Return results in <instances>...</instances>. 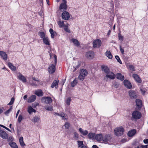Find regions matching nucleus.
Listing matches in <instances>:
<instances>
[{
    "label": "nucleus",
    "instance_id": "nucleus-1",
    "mask_svg": "<svg viewBox=\"0 0 148 148\" xmlns=\"http://www.w3.org/2000/svg\"><path fill=\"white\" fill-rule=\"evenodd\" d=\"M131 120L132 121L135 120H137L140 119L142 117L141 114L140 112L137 110H134L132 113Z\"/></svg>",
    "mask_w": 148,
    "mask_h": 148
},
{
    "label": "nucleus",
    "instance_id": "nucleus-2",
    "mask_svg": "<svg viewBox=\"0 0 148 148\" xmlns=\"http://www.w3.org/2000/svg\"><path fill=\"white\" fill-rule=\"evenodd\" d=\"M114 131L116 136H121L123 134L124 130L123 127L120 126L115 129Z\"/></svg>",
    "mask_w": 148,
    "mask_h": 148
},
{
    "label": "nucleus",
    "instance_id": "nucleus-3",
    "mask_svg": "<svg viewBox=\"0 0 148 148\" xmlns=\"http://www.w3.org/2000/svg\"><path fill=\"white\" fill-rule=\"evenodd\" d=\"M102 42L101 40L97 39L93 42V47L94 48H99L101 45Z\"/></svg>",
    "mask_w": 148,
    "mask_h": 148
},
{
    "label": "nucleus",
    "instance_id": "nucleus-4",
    "mask_svg": "<svg viewBox=\"0 0 148 148\" xmlns=\"http://www.w3.org/2000/svg\"><path fill=\"white\" fill-rule=\"evenodd\" d=\"M52 100L51 98L49 97H43L41 99L42 102L47 104L51 103L52 102Z\"/></svg>",
    "mask_w": 148,
    "mask_h": 148
},
{
    "label": "nucleus",
    "instance_id": "nucleus-5",
    "mask_svg": "<svg viewBox=\"0 0 148 148\" xmlns=\"http://www.w3.org/2000/svg\"><path fill=\"white\" fill-rule=\"evenodd\" d=\"M129 95L131 99H135L137 96L136 92L134 90H130L129 91Z\"/></svg>",
    "mask_w": 148,
    "mask_h": 148
},
{
    "label": "nucleus",
    "instance_id": "nucleus-6",
    "mask_svg": "<svg viewBox=\"0 0 148 148\" xmlns=\"http://www.w3.org/2000/svg\"><path fill=\"white\" fill-rule=\"evenodd\" d=\"M62 19L66 20H68L70 18L69 13L66 11H64L62 14Z\"/></svg>",
    "mask_w": 148,
    "mask_h": 148
},
{
    "label": "nucleus",
    "instance_id": "nucleus-7",
    "mask_svg": "<svg viewBox=\"0 0 148 148\" xmlns=\"http://www.w3.org/2000/svg\"><path fill=\"white\" fill-rule=\"evenodd\" d=\"M112 138L111 135L110 134H106L103 137V142L106 143L108 141H110Z\"/></svg>",
    "mask_w": 148,
    "mask_h": 148
},
{
    "label": "nucleus",
    "instance_id": "nucleus-8",
    "mask_svg": "<svg viewBox=\"0 0 148 148\" xmlns=\"http://www.w3.org/2000/svg\"><path fill=\"white\" fill-rule=\"evenodd\" d=\"M56 65L52 64L48 67V72L50 74H53L56 71Z\"/></svg>",
    "mask_w": 148,
    "mask_h": 148
},
{
    "label": "nucleus",
    "instance_id": "nucleus-9",
    "mask_svg": "<svg viewBox=\"0 0 148 148\" xmlns=\"http://www.w3.org/2000/svg\"><path fill=\"white\" fill-rule=\"evenodd\" d=\"M86 56L88 59H92L94 56V53L92 51H88L86 53Z\"/></svg>",
    "mask_w": 148,
    "mask_h": 148
},
{
    "label": "nucleus",
    "instance_id": "nucleus-10",
    "mask_svg": "<svg viewBox=\"0 0 148 148\" xmlns=\"http://www.w3.org/2000/svg\"><path fill=\"white\" fill-rule=\"evenodd\" d=\"M123 84L127 88L129 89L132 88V86L131 82L128 80L125 79L124 80Z\"/></svg>",
    "mask_w": 148,
    "mask_h": 148
},
{
    "label": "nucleus",
    "instance_id": "nucleus-11",
    "mask_svg": "<svg viewBox=\"0 0 148 148\" xmlns=\"http://www.w3.org/2000/svg\"><path fill=\"white\" fill-rule=\"evenodd\" d=\"M8 134L4 131L1 130H0V136L3 139H6L8 137Z\"/></svg>",
    "mask_w": 148,
    "mask_h": 148
},
{
    "label": "nucleus",
    "instance_id": "nucleus-12",
    "mask_svg": "<svg viewBox=\"0 0 148 148\" xmlns=\"http://www.w3.org/2000/svg\"><path fill=\"white\" fill-rule=\"evenodd\" d=\"M18 74L19 75L17 76V79L23 82H26L27 80L26 78L20 73H19Z\"/></svg>",
    "mask_w": 148,
    "mask_h": 148
},
{
    "label": "nucleus",
    "instance_id": "nucleus-13",
    "mask_svg": "<svg viewBox=\"0 0 148 148\" xmlns=\"http://www.w3.org/2000/svg\"><path fill=\"white\" fill-rule=\"evenodd\" d=\"M132 77L138 83H141V80L138 74L134 73L132 75Z\"/></svg>",
    "mask_w": 148,
    "mask_h": 148
},
{
    "label": "nucleus",
    "instance_id": "nucleus-14",
    "mask_svg": "<svg viewBox=\"0 0 148 148\" xmlns=\"http://www.w3.org/2000/svg\"><path fill=\"white\" fill-rule=\"evenodd\" d=\"M95 138L98 141H103V136L101 134H97L95 135Z\"/></svg>",
    "mask_w": 148,
    "mask_h": 148
},
{
    "label": "nucleus",
    "instance_id": "nucleus-15",
    "mask_svg": "<svg viewBox=\"0 0 148 148\" xmlns=\"http://www.w3.org/2000/svg\"><path fill=\"white\" fill-rule=\"evenodd\" d=\"M101 68L102 70L104 71L107 74H108L110 73V69L107 66L103 65L101 66Z\"/></svg>",
    "mask_w": 148,
    "mask_h": 148
},
{
    "label": "nucleus",
    "instance_id": "nucleus-16",
    "mask_svg": "<svg viewBox=\"0 0 148 148\" xmlns=\"http://www.w3.org/2000/svg\"><path fill=\"white\" fill-rule=\"evenodd\" d=\"M0 56L5 60H6L8 59L7 55L6 53L3 51H0Z\"/></svg>",
    "mask_w": 148,
    "mask_h": 148
},
{
    "label": "nucleus",
    "instance_id": "nucleus-17",
    "mask_svg": "<svg viewBox=\"0 0 148 148\" xmlns=\"http://www.w3.org/2000/svg\"><path fill=\"white\" fill-rule=\"evenodd\" d=\"M34 94L38 97H41L44 94L43 92L41 89H38L36 90Z\"/></svg>",
    "mask_w": 148,
    "mask_h": 148
},
{
    "label": "nucleus",
    "instance_id": "nucleus-18",
    "mask_svg": "<svg viewBox=\"0 0 148 148\" xmlns=\"http://www.w3.org/2000/svg\"><path fill=\"white\" fill-rule=\"evenodd\" d=\"M36 99V95H31L28 98L27 102L28 103H32Z\"/></svg>",
    "mask_w": 148,
    "mask_h": 148
},
{
    "label": "nucleus",
    "instance_id": "nucleus-19",
    "mask_svg": "<svg viewBox=\"0 0 148 148\" xmlns=\"http://www.w3.org/2000/svg\"><path fill=\"white\" fill-rule=\"evenodd\" d=\"M136 133V130L133 129L130 131H129L127 133V135L128 136L131 137L133 136Z\"/></svg>",
    "mask_w": 148,
    "mask_h": 148
},
{
    "label": "nucleus",
    "instance_id": "nucleus-20",
    "mask_svg": "<svg viewBox=\"0 0 148 148\" xmlns=\"http://www.w3.org/2000/svg\"><path fill=\"white\" fill-rule=\"evenodd\" d=\"M136 106L139 108H140L142 107V101L139 99H136Z\"/></svg>",
    "mask_w": 148,
    "mask_h": 148
},
{
    "label": "nucleus",
    "instance_id": "nucleus-21",
    "mask_svg": "<svg viewBox=\"0 0 148 148\" xmlns=\"http://www.w3.org/2000/svg\"><path fill=\"white\" fill-rule=\"evenodd\" d=\"M49 32L51 34V37L53 39L54 38L55 36L57 35V34L56 32L53 30L52 28H50L49 29Z\"/></svg>",
    "mask_w": 148,
    "mask_h": 148
},
{
    "label": "nucleus",
    "instance_id": "nucleus-22",
    "mask_svg": "<svg viewBox=\"0 0 148 148\" xmlns=\"http://www.w3.org/2000/svg\"><path fill=\"white\" fill-rule=\"evenodd\" d=\"M67 8V5L64 3H61L59 7V9L61 11H62V10H66Z\"/></svg>",
    "mask_w": 148,
    "mask_h": 148
},
{
    "label": "nucleus",
    "instance_id": "nucleus-23",
    "mask_svg": "<svg viewBox=\"0 0 148 148\" xmlns=\"http://www.w3.org/2000/svg\"><path fill=\"white\" fill-rule=\"evenodd\" d=\"M9 67L12 71H15L16 70V67L11 62H9L8 63Z\"/></svg>",
    "mask_w": 148,
    "mask_h": 148
},
{
    "label": "nucleus",
    "instance_id": "nucleus-24",
    "mask_svg": "<svg viewBox=\"0 0 148 148\" xmlns=\"http://www.w3.org/2000/svg\"><path fill=\"white\" fill-rule=\"evenodd\" d=\"M44 43L47 45H50V41L49 40L48 38L47 37H46L42 39Z\"/></svg>",
    "mask_w": 148,
    "mask_h": 148
},
{
    "label": "nucleus",
    "instance_id": "nucleus-25",
    "mask_svg": "<svg viewBox=\"0 0 148 148\" xmlns=\"http://www.w3.org/2000/svg\"><path fill=\"white\" fill-rule=\"evenodd\" d=\"M109 74H107L106 76L110 79H113L115 78V75L112 72H110Z\"/></svg>",
    "mask_w": 148,
    "mask_h": 148
},
{
    "label": "nucleus",
    "instance_id": "nucleus-26",
    "mask_svg": "<svg viewBox=\"0 0 148 148\" xmlns=\"http://www.w3.org/2000/svg\"><path fill=\"white\" fill-rule=\"evenodd\" d=\"M79 132L84 136L86 135L88 133V131L87 130H84L82 128L79 129Z\"/></svg>",
    "mask_w": 148,
    "mask_h": 148
},
{
    "label": "nucleus",
    "instance_id": "nucleus-27",
    "mask_svg": "<svg viewBox=\"0 0 148 148\" xmlns=\"http://www.w3.org/2000/svg\"><path fill=\"white\" fill-rule=\"evenodd\" d=\"M116 78L117 79H120L122 81L124 79V77L123 75H122L121 73H117L116 74Z\"/></svg>",
    "mask_w": 148,
    "mask_h": 148
},
{
    "label": "nucleus",
    "instance_id": "nucleus-28",
    "mask_svg": "<svg viewBox=\"0 0 148 148\" xmlns=\"http://www.w3.org/2000/svg\"><path fill=\"white\" fill-rule=\"evenodd\" d=\"M73 43L75 45V46L77 47H79L80 45V43L79 42L77 39L72 38L71 40Z\"/></svg>",
    "mask_w": 148,
    "mask_h": 148
},
{
    "label": "nucleus",
    "instance_id": "nucleus-29",
    "mask_svg": "<svg viewBox=\"0 0 148 148\" xmlns=\"http://www.w3.org/2000/svg\"><path fill=\"white\" fill-rule=\"evenodd\" d=\"M80 74L85 77L87 75L88 72L86 69H82L81 70Z\"/></svg>",
    "mask_w": 148,
    "mask_h": 148
},
{
    "label": "nucleus",
    "instance_id": "nucleus-30",
    "mask_svg": "<svg viewBox=\"0 0 148 148\" xmlns=\"http://www.w3.org/2000/svg\"><path fill=\"white\" fill-rule=\"evenodd\" d=\"M105 55L110 59H112V56L109 51H107L105 53Z\"/></svg>",
    "mask_w": 148,
    "mask_h": 148
},
{
    "label": "nucleus",
    "instance_id": "nucleus-31",
    "mask_svg": "<svg viewBox=\"0 0 148 148\" xmlns=\"http://www.w3.org/2000/svg\"><path fill=\"white\" fill-rule=\"evenodd\" d=\"M95 134L94 133L90 132L88 134V137L89 139H91L92 138H94L95 136Z\"/></svg>",
    "mask_w": 148,
    "mask_h": 148
},
{
    "label": "nucleus",
    "instance_id": "nucleus-32",
    "mask_svg": "<svg viewBox=\"0 0 148 148\" xmlns=\"http://www.w3.org/2000/svg\"><path fill=\"white\" fill-rule=\"evenodd\" d=\"M28 112L29 114H31L32 112H35L36 110L33 109L31 106H29L27 109Z\"/></svg>",
    "mask_w": 148,
    "mask_h": 148
},
{
    "label": "nucleus",
    "instance_id": "nucleus-33",
    "mask_svg": "<svg viewBox=\"0 0 148 148\" xmlns=\"http://www.w3.org/2000/svg\"><path fill=\"white\" fill-rule=\"evenodd\" d=\"M9 145L12 148H18V146L15 142H10L9 143Z\"/></svg>",
    "mask_w": 148,
    "mask_h": 148
},
{
    "label": "nucleus",
    "instance_id": "nucleus-34",
    "mask_svg": "<svg viewBox=\"0 0 148 148\" xmlns=\"http://www.w3.org/2000/svg\"><path fill=\"white\" fill-rule=\"evenodd\" d=\"M40 118L37 116H35L33 117L32 119V121L34 123L38 122L40 120Z\"/></svg>",
    "mask_w": 148,
    "mask_h": 148
},
{
    "label": "nucleus",
    "instance_id": "nucleus-35",
    "mask_svg": "<svg viewBox=\"0 0 148 148\" xmlns=\"http://www.w3.org/2000/svg\"><path fill=\"white\" fill-rule=\"evenodd\" d=\"M78 82L77 79L76 78H75L73 81L72 82L71 84V85L72 87H74L77 84Z\"/></svg>",
    "mask_w": 148,
    "mask_h": 148
},
{
    "label": "nucleus",
    "instance_id": "nucleus-36",
    "mask_svg": "<svg viewBox=\"0 0 148 148\" xmlns=\"http://www.w3.org/2000/svg\"><path fill=\"white\" fill-rule=\"evenodd\" d=\"M59 81L57 80H54L52 84L51 85V87L52 88H53L55 86L56 87V86L58 84Z\"/></svg>",
    "mask_w": 148,
    "mask_h": 148
},
{
    "label": "nucleus",
    "instance_id": "nucleus-37",
    "mask_svg": "<svg viewBox=\"0 0 148 148\" xmlns=\"http://www.w3.org/2000/svg\"><path fill=\"white\" fill-rule=\"evenodd\" d=\"M58 23L60 28H62L63 27H64L65 26L64 22L63 21H59L58 22Z\"/></svg>",
    "mask_w": 148,
    "mask_h": 148
},
{
    "label": "nucleus",
    "instance_id": "nucleus-38",
    "mask_svg": "<svg viewBox=\"0 0 148 148\" xmlns=\"http://www.w3.org/2000/svg\"><path fill=\"white\" fill-rule=\"evenodd\" d=\"M19 141L21 146L23 147L25 145V144L23 142V138L22 137H21L19 139Z\"/></svg>",
    "mask_w": 148,
    "mask_h": 148
},
{
    "label": "nucleus",
    "instance_id": "nucleus-39",
    "mask_svg": "<svg viewBox=\"0 0 148 148\" xmlns=\"http://www.w3.org/2000/svg\"><path fill=\"white\" fill-rule=\"evenodd\" d=\"M74 136L73 138L75 140H78L79 137V135L78 133L76 132H74L73 133Z\"/></svg>",
    "mask_w": 148,
    "mask_h": 148
},
{
    "label": "nucleus",
    "instance_id": "nucleus-40",
    "mask_svg": "<svg viewBox=\"0 0 148 148\" xmlns=\"http://www.w3.org/2000/svg\"><path fill=\"white\" fill-rule=\"evenodd\" d=\"M71 101V97H69L66 99L65 103L66 105L69 106L70 105V102Z\"/></svg>",
    "mask_w": 148,
    "mask_h": 148
},
{
    "label": "nucleus",
    "instance_id": "nucleus-41",
    "mask_svg": "<svg viewBox=\"0 0 148 148\" xmlns=\"http://www.w3.org/2000/svg\"><path fill=\"white\" fill-rule=\"evenodd\" d=\"M39 35L40 37L42 38L43 39L45 37V33L43 32H39Z\"/></svg>",
    "mask_w": 148,
    "mask_h": 148
},
{
    "label": "nucleus",
    "instance_id": "nucleus-42",
    "mask_svg": "<svg viewBox=\"0 0 148 148\" xmlns=\"http://www.w3.org/2000/svg\"><path fill=\"white\" fill-rule=\"evenodd\" d=\"M45 109L48 111H52L53 110V107L51 106H47L45 107Z\"/></svg>",
    "mask_w": 148,
    "mask_h": 148
},
{
    "label": "nucleus",
    "instance_id": "nucleus-43",
    "mask_svg": "<svg viewBox=\"0 0 148 148\" xmlns=\"http://www.w3.org/2000/svg\"><path fill=\"white\" fill-rule=\"evenodd\" d=\"M12 109V106H11L7 110H6L4 114L6 115H8V114L11 111Z\"/></svg>",
    "mask_w": 148,
    "mask_h": 148
},
{
    "label": "nucleus",
    "instance_id": "nucleus-44",
    "mask_svg": "<svg viewBox=\"0 0 148 148\" xmlns=\"http://www.w3.org/2000/svg\"><path fill=\"white\" fill-rule=\"evenodd\" d=\"M81 66V63L78 62L77 64L75 66V67L73 66V68L74 69V70H73V72H74L76 70L79 68Z\"/></svg>",
    "mask_w": 148,
    "mask_h": 148
},
{
    "label": "nucleus",
    "instance_id": "nucleus-45",
    "mask_svg": "<svg viewBox=\"0 0 148 148\" xmlns=\"http://www.w3.org/2000/svg\"><path fill=\"white\" fill-rule=\"evenodd\" d=\"M85 77L84 76L80 74L79 75L78 78L80 80L83 81Z\"/></svg>",
    "mask_w": 148,
    "mask_h": 148
},
{
    "label": "nucleus",
    "instance_id": "nucleus-46",
    "mask_svg": "<svg viewBox=\"0 0 148 148\" xmlns=\"http://www.w3.org/2000/svg\"><path fill=\"white\" fill-rule=\"evenodd\" d=\"M118 38L119 40H120L121 42L123 41V36H121L120 33H119L118 34Z\"/></svg>",
    "mask_w": 148,
    "mask_h": 148
},
{
    "label": "nucleus",
    "instance_id": "nucleus-47",
    "mask_svg": "<svg viewBox=\"0 0 148 148\" xmlns=\"http://www.w3.org/2000/svg\"><path fill=\"white\" fill-rule=\"evenodd\" d=\"M68 26L66 25H65L64 26V30L66 31V32H68V33H70L71 31L70 30L68 29Z\"/></svg>",
    "mask_w": 148,
    "mask_h": 148
},
{
    "label": "nucleus",
    "instance_id": "nucleus-48",
    "mask_svg": "<svg viewBox=\"0 0 148 148\" xmlns=\"http://www.w3.org/2000/svg\"><path fill=\"white\" fill-rule=\"evenodd\" d=\"M14 98L12 97L10 101L8 104V105H12L14 102Z\"/></svg>",
    "mask_w": 148,
    "mask_h": 148
},
{
    "label": "nucleus",
    "instance_id": "nucleus-49",
    "mask_svg": "<svg viewBox=\"0 0 148 148\" xmlns=\"http://www.w3.org/2000/svg\"><path fill=\"white\" fill-rule=\"evenodd\" d=\"M115 58L116 59L118 62H119L120 64H122V62L120 60L119 57L118 56H115Z\"/></svg>",
    "mask_w": 148,
    "mask_h": 148
},
{
    "label": "nucleus",
    "instance_id": "nucleus-50",
    "mask_svg": "<svg viewBox=\"0 0 148 148\" xmlns=\"http://www.w3.org/2000/svg\"><path fill=\"white\" fill-rule=\"evenodd\" d=\"M23 117L22 116L21 114L19 115L18 119V123H20L23 120Z\"/></svg>",
    "mask_w": 148,
    "mask_h": 148
},
{
    "label": "nucleus",
    "instance_id": "nucleus-51",
    "mask_svg": "<svg viewBox=\"0 0 148 148\" xmlns=\"http://www.w3.org/2000/svg\"><path fill=\"white\" fill-rule=\"evenodd\" d=\"M64 126L66 128L68 129L69 128L70 126V123L68 122H66L64 124Z\"/></svg>",
    "mask_w": 148,
    "mask_h": 148
},
{
    "label": "nucleus",
    "instance_id": "nucleus-52",
    "mask_svg": "<svg viewBox=\"0 0 148 148\" xmlns=\"http://www.w3.org/2000/svg\"><path fill=\"white\" fill-rule=\"evenodd\" d=\"M77 143H78L79 147H81L82 146L84 145L82 141H78Z\"/></svg>",
    "mask_w": 148,
    "mask_h": 148
},
{
    "label": "nucleus",
    "instance_id": "nucleus-53",
    "mask_svg": "<svg viewBox=\"0 0 148 148\" xmlns=\"http://www.w3.org/2000/svg\"><path fill=\"white\" fill-rule=\"evenodd\" d=\"M6 139H7V140L8 141H11V142H12L14 139L13 138L12 136H10L9 137H8V138Z\"/></svg>",
    "mask_w": 148,
    "mask_h": 148
},
{
    "label": "nucleus",
    "instance_id": "nucleus-54",
    "mask_svg": "<svg viewBox=\"0 0 148 148\" xmlns=\"http://www.w3.org/2000/svg\"><path fill=\"white\" fill-rule=\"evenodd\" d=\"M120 50L121 53L122 54H124V50L122 48L121 46H120Z\"/></svg>",
    "mask_w": 148,
    "mask_h": 148
},
{
    "label": "nucleus",
    "instance_id": "nucleus-55",
    "mask_svg": "<svg viewBox=\"0 0 148 148\" xmlns=\"http://www.w3.org/2000/svg\"><path fill=\"white\" fill-rule=\"evenodd\" d=\"M0 126L3 127V128H5L6 130H8V131L9 132H11V130L9 128H8L7 127H5V126L3 125L0 124Z\"/></svg>",
    "mask_w": 148,
    "mask_h": 148
},
{
    "label": "nucleus",
    "instance_id": "nucleus-56",
    "mask_svg": "<svg viewBox=\"0 0 148 148\" xmlns=\"http://www.w3.org/2000/svg\"><path fill=\"white\" fill-rule=\"evenodd\" d=\"M54 58L55 59L54 64H55L56 65L57 62V56L55 54L54 55Z\"/></svg>",
    "mask_w": 148,
    "mask_h": 148
},
{
    "label": "nucleus",
    "instance_id": "nucleus-57",
    "mask_svg": "<svg viewBox=\"0 0 148 148\" xmlns=\"http://www.w3.org/2000/svg\"><path fill=\"white\" fill-rule=\"evenodd\" d=\"M113 85L116 88H118L119 86L117 83L116 82H115L114 83Z\"/></svg>",
    "mask_w": 148,
    "mask_h": 148
},
{
    "label": "nucleus",
    "instance_id": "nucleus-58",
    "mask_svg": "<svg viewBox=\"0 0 148 148\" xmlns=\"http://www.w3.org/2000/svg\"><path fill=\"white\" fill-rule=\"evenodd\" d=\"M31 85L32 86H37V84L36 83V82H32L31 83Z\"/></svg>",
    "mask_w": 148,
    "mask_h": 148
},
{
    "label": "nucleus",
    "instance_id": "nucleus-59",
    "mask_svg": "<svg viewBox=\"0 0 148 148\" xmlns=\"http://www.w3.org/2000/svg\"><path fill=\"white\" fill-rule=\"evenodd\" d=\"M65 114L64 113L62 112V113H61L60 114L59 116H60L61 117H62L64 118L65 116H64Z\"/></svg>",
    "mask_w": 148,
    "mask_h": 148
},
{
    "label": "nucleus",
    "instance_id": "nucleus-60",
    "mask_svg": "<svg viewBox=\"0 0 148 148\" xmlns=\"http://www.w3.org/2000/svg\"><path fill=\"white\" fill-rule=\"evenodd\" d=\"M33 80L35 81H36L37 82H39V80L38 79L36 78L35 77H33L32 78Z\"/></svg>",
    "mask_w": 148,
    "mask_h": 148
},
{
    "label": "nucleus",
    "instance_id": "nucleus-61",
    "mask_svg": "<svg viewBox=\"0 0 148 148\" xmlns=\"http://www.w3.org/2000/svg\"><path fill=\"white\" fill-rule=\"evenodd\" d=\"M129 68L132 70H134V67L132 65H130L129 66Z\"/></svg>",
    "mask_w": 148,
    "mask_h": 148
},
{
    "label": "nucleus",
    "instance_id": "nucleus-62",
    "mask_svg": "<svg viewBox=\"0 0 148 148\" xmlns=\"http://www.w3.org/2000/svg\"><path fill=\"white\" fill-rule=\"evenodd\" d=\"M143 142L145 144H148V139H144Z\"/></svg>",
    "mask_w": 148,
    "mask_h": 148
},
{
    "label": "nucleus",
    "instance_id": "nucleus-63",
    "mask_svg": "<svg viewBox=\"0 0 148 148\" xmlns=\"http://www.w3.org/2000/svg\"><path fill=\"white\" fill-rule=\"evenodd\" d=\"M141 148H147V145H141Z\"/></svg>",
    "mask_w": 148,
    "mask_h": 148
},
{
    "label": "nucleus",
    "instance_id": "nucleus-64",
    "mask_svg": "<svg viewBox=\"0 0 148 148\" xmlns=\"http://www.w3.org/2000/svg\"><path fill=\"white\" fill-rule=\"evenodd\" d=\"M92 148H99V147L96 145H93L92 147Z\"/></svg>",
    "mask_w": 148,
    "mask_h": 148
}]
</instances>
